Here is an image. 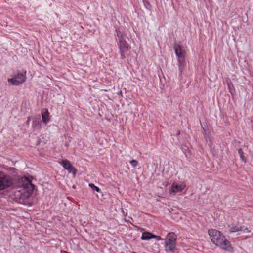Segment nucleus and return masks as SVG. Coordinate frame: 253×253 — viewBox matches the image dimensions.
Wrapping results in <instances>:
<instances>
[{
    "mask_svg": "<svg viewBox=\"0 0 253 253\" xmlns=\"http://www.w3.org/2000/svg\"><path fill=\"white\" fill-rule=\"evenodd\" d=\"M31 178V177L24 176L18 179L16 186L19 189L15 191L14 197L19 202H24L32 194L34 186L32 183Z\"/></svg>",
    "mask_w": 253,
    "mask_h": 253,
    "instance_id": "f257e3e1",
    "label": "nucleus"
},
{
    "mask_svg": "<svg viewBox=\"0 0 253 253\" xmlns=\"http://www.w3.org/2000/svg\"><path fill=\"white\" fill-rule=\"evenodd\" d=\"M208 234L211 242L216 246L227 251H233L230 242L220 231L211 229L209 230Z\"/></svg>",
    "mask_w": 253,
    "mask_h": 253,
    "instance_id": "f03ea898",
    "label": "nucleus"
},
{
    "mask_svg": "<svg viewBox=\"0 0 253 253\" xmlns=\"http://www.w3.org/2000/svg\"><path fill=\"white\" fill-rule=\"evenodd\" d=\"M117 36L118 38V46L119 49L121 58H125V53L129 50L131 47L126 40V34L121 31H117Z\"/></svg>",
    "mask_w": 253,
    "mask_h": 253,
    "instance_id": "7ed1b4c3",
    "label": "nucleus"
},
{
    "mask_svg": "<svg viewBox=\"0 0 253 253\" xmlns=\"http://www.w3.org/2000/svg\"><path fill=\"white\" fill-rule=\"evenodd\" d=\"M177 235L174 232L167 234L165 239V250L167 253H174L176 250Z\"/></svg>",
    "mask_w": 253,
    "mask_h": 253,
    "instance_id": "20e7f679",
    "label": "nucleus"
},
{
    "mask_svg": "<svg viewBox=\"0 0 253 253\" xmlns=\"http://www.w3.org/2000/svg\"><path fill=\"white\" fill-rule=\"evenodd\" d=\"M13 184L12 178L0 170V191L10 187Z\"/></svg>",
    "mask_w": 253,
    "mask_h": 253,
    "instance_id": "39448f33",
    "label": "nucleus"
},
{
    "mask_svg": "<svg viewBox=\"0 0 253 253\" xmlns=\"http://www.w3.org/2000/svg\"><path fill=\"white\" fill-rule=\"evenodd\" d=\"M26 79V71L23 73L17 72L14 77L8 79V83L14 85H19L23 83Z\"/></svg>",
    "mask_w": 253,
    "mask_h": 253,
    "instance_id": "423d86ee",
    "label": "nucleus"
},
{
    "mask_svg": "<svg viewBox=\"0 0 253 253\" xmlns=\"http://www.w3.org/2000/svg\"><path fill=\"white\" fill-rule=\"evenodd\" d=\"M60 164L69 173H73L75 174L77 170L73 166L70 161L68 160H63L60 162Z\"/></svg>",
    "mask_w": 253,
    "mask_h": 253,
    "instance_id": "0eeeda50",
    "label": "nucleus"
},
{
    "mask_svg": "<svg viewBox=\"0 0 253 253\" xmlns=\"http://www.w3.org/2000/svg\"><path fill=\"white\" fill-rule=\"evenodd\" d=\"M186 187V185L184 183H176L174 182L172 183L171 188L170 189V193H176L181 192Z\"/></svg>",
    "mask_w": 253,
    "mask_h": 253,
    "instance_id": "6e6552de",
    "label": "nucleus"
},
{
    "mask_svg": "<svg viewBox=\"0 0 253 253\" xmlns=\"http://www.w3.org/2000/svg\"><path fill=\"white\" fill-rule=\"evenodd\" d=\"M175 54L178 59L185 58V51L181 46L178 44H175L173 46Z\"/></svg>",
    "mask_w": 253,
    "mask_h": 253,
    "instance_id": "1a4fd4ad",
    "label": "nucleus"
},
{
    "mask_svg": "<svg viewBox=\"0 0 253 253\" xmlns=\"http://www.w3.org/2000/svg\"><path fill=\"white\" fill-rule=\"evenodd\" d=\"M228 227L229 229V232L230 233H234L240 231H243L244 232L247 233L249 232L248 228H246L245 229H243V228L242 227L239 226V225L237 224H229L228 225Z\"/></svg>",
    "mask_w": 253,
    "mask_h": 253,
    "instance_id": "9d476101",
    "label": "nucleus"
},
{
    "mask_svg": "<svg viewBox=\"0 0 253 253\" xmlns=\"http://www.w3.org/2000/svg\"><path fill=\"white\" fill-rule=\"evenodd\" d=\"M152 238H156L158 240L161 239L160 236L153 235L149 232H145L143 233L141 237V239L143 240H148Z\"/></svg>",
    "mask_w": 253,
    "mask_h": 253,
    "instance_id": "9b49d317",
    "label": "nucleus"
},
{
    "mask_svg": "<svg viewBox=\"0 0 253 253\" xmlns=\"http://www.w3.org/2000/svg\"><path fill=\"white\" fill-rule=\"evenodd\" d=\"M49 113L47 109H45L44 112H42V120L45 124H47L49 121Z\"/></svg>",
    "mask_w": 253,
    "mask_h": 253,
    "instance_id": "f8f14e48",
    "label": "nucleus"
},
{
    "mask_svg": "<svg viewBox=\"0 0 253 253\" xmlns=\"http://www.w3.org/2000/svg\"><path fill=\"white\" fill-rule=\"evenodd\" d=\"M178 62L179 70L180 71L181 74L185 67V58L178 59Z\"/></svg>",
    "mask_w": 253,
    "mask_h": 253,
    "instance_id": "ddd939ff",
    "label": "nucleus"
},
{
    "mask_svg": "<svg viewBox=\"0 0 253 253\" xmlns=\"http://www.w3.org/2000/svg\"><path fill=\"white\" fill-rule=\"evenodd\" d=\"M238 153L240 155V157L241 160L243 162L246 163L247 161V159H246V157L244 156V152L241 148H240L238 149Z\"/></svg>",
    "mask_w": 253,
    "mask_h": 253,
    "instance_id": "4468645a",
    "label": "nucleus"
},
{
    "mask_svg": "<svg viewBox=\"0 0 253 253\" xmlns=\"http://www.w3.org/2000/svg\"><path fill=\"white\" fill-rule=\"evenodd\" d=\"M89 186L93 190L96 191L97 192H100V189L97 186H95L93 183H90L89 184Z\"/></svg>",
    "mask_w": 253,
    "mask_h": 253,
    "instance_id": "2eb2a0df",
    "label": "nucleus"
},
{
    "mask_svg": "<svg viewBox=\"0 0 253 253\" xmlns=\"http://www.w3.org/2000/svg\"><path fill=\"white\" fill-rule=\"evenodd\" d=\"M130 163L133 167H135L138 165V162L136 160H132L130 161Z\"/></svg>",
    "mask_w": 253,
    "mask_h": 253,
    "instance_id": "dca6fc26",
    "label": "nucleus"
},
{
    "mask_svg": "<svg viewBox=\"0 0 253 253\" xmlns=\"http://www.w3.org/2000/svg\"><path fill=\"white\" fill-rule=\"evenodd\" d=\"M227 85H228V89H229L230 92L232 93L231 88L233 87V84L231 83V81H229V82H227Z\"/></svg>",
    "mask_w": 253,
    "mask_h": 253,
    "instance_id": "f3484780",
    "label": "nucleus"
},
{
    "mask_svg": "<svg viewBox=\"0 0 253 253\" xmlns=\"http://www.w3.org/2000/svg\"><path fill=\"white\" fill-rule=\"evenodd\" d=\"M38 124H37L36 123V121H35V122H33V127L34 128H35L37 126V125H38Z\"/></svg>",
    "mask_w": 253,
    "mask_h": 253,
    "instance_id": "a211bd4d",
    "label": "nucleus"
},
{
    "mask_svg": "<svg viewBox=\"0 0 253 253\" xmlns=\"http://www.w3.org/2000/svg\"><path fill=\"white\" fill-rule=\"evenodd\" d=\"M30 117H28V120H27V125H28V124H29V122H30Z\"/></svg>",
    "mask_w": 253,
    "mask_h": 253,
    "instance_id": "6ab92c4d",
    "label": "nucleus"
},
{
    "mask_svg": "<svg viewBox=\"0 0 253 253\" xmlns=\"http://www.w3.org/2000/svg\"><path fill=\"white\" fill-rule=\"evenodd\" d=\"M122 94V91H120V94Z\"/></svg>",
    "mask_w": 253,
    "mask_h": 253,
    "instance_id": "aec40b11",
    "label": "nucleus"
},
{
    "mask_svg": "<svg viewBox=\"0 0 253 253\" xmlns=\"http://www.w3.org/2000/svg\"><path fill=\"white\" fill-rule=\"evenodd\" d=\"M122 94V91H120V94Z\"/></svg>",
    "mask_w": 253,
    "mask_h": 253,
    "instance_id": "412c9836",
    "label": "nucleus"
}]
</instances>
